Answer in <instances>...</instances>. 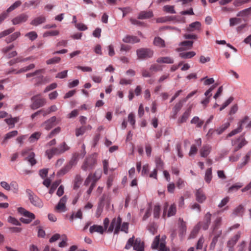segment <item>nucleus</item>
<instances>
[{"label":"nucleus","instance_id":"nucleus-28","mask_svg":"<svg viewBox=\"0 0 251 251\" xmlns=\"http://www.w3.org/2000/svg\"><path fill=\"white\" fill-rule=\"evenodd\" d=\"M196 55L195 52L193 51L184 52L180 53L179 56L184 59L191 58Z\"/></svg>","mask_w":251,"mask_h":251},{"label":"nucleus","instance_id":"nucleus-13","mask_svg":"<svg viewBox=\"0 0 251 251\" xmlns=\"http://www.w3.org/2000/svg\"><path fill=\"white\" fill-rule=\"evenodd\" d=\"M56 118L55 116L51 117L49 120L45 122L43 124L42 126L46 129L50 130L53 126L56 125Z\"/></svg>","mask_w":251,"mask_h":251},{"label":"nucleus","instance_id":"nucleus-21","mask_svg":"<svg viewBox=\"0 0 251 251\" xmlns=\"http://www.w3.org/2000/svg\"><path fill=\"white\" fill-rule=\"evenodd\" d=\"M153 15V13L151 11H144L139 13L138 18L141 20L147 19L152 17Z\"/></svg>","mask_w":251,"mask_h":251},{"label":"nucleus","instance_id":"nucleus-35","mask_svg":"<svg viewBox=\"0 0 251 251\" xmlns=\"http://www.w3.org/2000/svg\"><path fill=\"white\" fill-rule=\"evenodd\" d=\"M41 134L40 132H35L32 134L28 139L29 142L33 143L37 141L39 139Z\"/></svg>","mask_w":251,"mask_h":251},{"label":"nucleus","instance_id":"nucleus-40","mask_svg":"<svg viewBox=\"0 0 251 251\" xmlns=\"http://www.w3.org/2000/svg\"><path fill=\"white\" fill-rule=\"evenodd\" d=\"M179 222H180L179 226V230L180 231V234H183V233L185 232L186 230V224L181 218L179 219Z\"/></svg>","mask_w":251,"mask_h":251},{"label":"nucleus","instance_id":"nucleus-33","mask_svg":"<svg viewBox=\"0 0 251 251\" xmlns=\"http://www.w3.org/2000/svg\"><path fill=\"white\" fill-rule=\"evenodd\" d=\"M212 178V168H210L206 170L205 176L204 180L207 183H209Z\"/></svg>","mask_w":251,"mask_h":251},{"label":"nucleus","instance_id":"nucleus-38","mask_svg":"<svg viewBox=\"0 0 251 251\" xmlns=\"http://www.w3.org/2000/svg\"><path fill=\"white\" fill-rule=\"evenodd\" d=\"M22 2L20 0L16 1L13 4H12L7 10L6 12L8 14L10 12L13 11L16 8L18 7L21 5Z\"/></svg>","mask_w":251,"mask_h":251},{"label":"nucleus","instance_id":"nucleus-44","mask_svg":"<svg viewBox=\"0 0 251 251\" xmlns=\"http://www.w3.org/2000/svg\"><path fill=\"white\" fill-rule=\"evenodd\" d=\"M204 242V238L201 236L200 238L197 243L196 244V251H199V250H202L203 248V243Z\"/></svg>","mask_w":251,"mask_h":251},{"label":"nucleus","instance_id":"nucleus-26","mask_svg":"<svg viewBox=\"0 0 251 251\" xmlns=\"http://www.w3.org/2000/svg\"><path fill=\"white\" fill-rule=\"evenodd\" d=\"M20 35L21 33L20 32H15L10 36L7 37L5 39V42L7 43H10L17 39L19 37H20Z\"/></svg>","mask_w":251,"mask_h":251},{"label":"nucleus","instance_id":"nucleus-3","mask_svg":"<svg viewBox=\"0 0 251 251\" xmlns=\"http://www.w3.org/2000/svg\"><path fill=\"white\" fill-rule=\"evenodd\" d=\"M103 227L101 226L94 225L90 227L89 231L91 233L94 232H98L100 234H102L108 228L109 220L108 218H105L103 220Z\"/></svg>","mask_w":251,"mask_h":251},{"label":"nucleus","instance_id":"nucleus-29","mask_svg":"<svg viewBox=\"0 0 251 251\" xmlns=\"http://www.w3.org/2000/svg\"><path fill=\"white\" fill-rule=\"evenodd\" d=\"M102 171L100 169H97L95 173L92 175V182L96 184V182L100 178Z\"/></svg>","mask_w":251,"mask_h":251},{"label":"nucleus","instance_id":"nucleus-43","mask_svg":"<svg viewBox=\"0 0 251 251\" xmlns=\"http://www.w3.org/2000/svg\"><path fill=\"white\" fill-rule=\"evenodd\" d=\"M71 169L69 168V167L66 165L64 167H63L62 169H61L57 173V176H62L66 174L67 173H68Z\"/></svg>","mask_w":251,"mask_h":251},{"label":"nucleus","instance_id":"nucleus-45","mask_svg":"<svg viewBox=\"0 0 251 251\" xmlns=\"http://www.w3.org/2000/svg\"><path fill=\"white\" fill-rule=\"evenodd\" d=\"M156 167L158 170H162L163 169V162L159 157L155 158Z\"/></svg>","mask_w":251,"mask_h":251},{"label":"nucleus","instance_id":"nucleus-52","mask_svg":"<svg viewBox=\"0 0 251 251\" xmlns=\"http://www.w3.org/2000/svg\"><path fill=\"white\" fill-rule=\"evenodd\" d=\"M242 130V127H241V125H238V127L231 131L230 133H229L227 136V137H230L232 136L241 132Z\"/></svg>","mask_w":251,"mask_h":251},{"label":"nucleus","instance_id":"nucleus-36","mask_svg":"<svg viewBox=\"0 0 251 251\" xmlns=\"http://www.w3.org/2000/svg\"><path fill=\"white\" fill-rule=\"evenodd\" d=\"M222 218L221 217H218L216 219L214 222L213 226H212V233L213 234H215V231L216 229H217L222 222Z\"/></svg>","mask_w":251,"mask_h":251},{"label":"nucleus","instance_id":"nucleus-42","mask_svg":"<svg viewBox=\"0 0 251 251\" xmlns=\"http://www.w3.org/2000/svg\"><path fill=\"white\" fill-rule=\"evenodd\" d=\"M176 206L175 204H172L168 210L167 216L168 217L174 216L176 214Z\"/></svg>","mask_w":251,"mask_h":251},{"label":"nucleus","instance_id":"nucleus-34","mask_svg":"<svg viewBox=\"0 0 251 251\" xmlns=\"http://www.w3.org/2000/svg\"><path fill=\"white\" fill-rule=\"evenodd\" d=\"M35 67V65L34 64H30L27 66L24 67L22 68H21L16 72H15V74H19L22 73L27 72Z\"/></svg>","mask_w":251,"mask_h":251},{"label":"nucleus","instance_id":"nucleus-58","mask_svg":"<svg viewBox=\"0 0 251 251\" xmlns=\"http://www.w3.org/2000/svg\"><path fill=\"white\" fill-rule=\"evenodd\" d=\"M233 100V98L230 97L222 105V106L220 108V111H222L226 107H227Z\"/></svg>","mask_w":251,"mask_h":251},{"label":"nucleus","instance_id":"nucleus-12","mask_svg":"<svg viewBox=\"0 0 251 251\" xmlns=\"http://www.w3.org/2000/svg\"><path fill=\"white\" fill-rule=\"evenodd\" d=\"M211 214L209 212H208L204 216L203 221L201 222V226L203 230H205L208 228L209 225L211 223Z\"/></svg>","mask_w":251,"mask_h":251},{"label":"nucleus","instance_id":"nucleus-59","mask_svg":"<svg viewBox=\"0 0 251 251\" xmlns=\"http://www.w3.org/2000/svg\"><path fill=\"white\" fill-rule=\"evenodd\" d=\"M86 131V128L85 127L81 126L78 128L76 129L75 130V135L78 137L80 135H83L85 132Z\"/></svg>","mask_w":251,"mask_h":251},{"label":"nucleus","instance_id":"nucleus-10","mask_svg":"<svg viewBox=\"0 0 251 251\" xmlns=\"http://www.w3.org/2000/svg\"><path fill=\"white\" fill-rule=\"evenodd\" d=\"M28 15L25 13L21 14L12 20V23L13 25H17L25 23L28 19Z\"/></svg>","mask_w":251,"mask_h":251},{"label":"nucleus","instance_id":"nucleus-1","mask_svg":"<svg viewBox=\"0 0 251 251\" xmlns=\"http://www.w3.org/2000/svg\"><path fill=\"white\" fill-rule=\"evenodd\" d=\"M133 247V250L136 251H144V244L140 238L134 239L132 236L126 242L125 248L129 250Z\"/></svg>","mask_w":251,"mask_h":251},{"label":"nucleus","instance_id":"nucleus-55","mask_svg":"<svg viewBox=\"0 0 251 251\" xmlns=\"http://www.w3.org/2000/svg\"><path fill=\"white\" fill-rule=\"evenodd\" d=\"M128 121L130 124L134 127L135 124V115L133 113H130L128 116Z\"/></svg>","mask_w":251,"mask_h":251},{"label":"nucleus","instance_id":"nucleus-64","mask_svg":"<svg viewBox=\"0 0 251 251\" xmlns=\"http://www.w3.org/2000/svg\"><path fill=\"white\" fill-rule=\"evenodd\" d=\"M60 131V128L59 127H57V128H55L53 130H52L50 134L48 136V138H51L53 136H54L56 134H57L59 133Z\"/></svg>","mask_w":251,"mask_h":251},{"label":"nucleus","instance_id":"nucleus-6","mask_svg":"<svg viewBox=\"0 0 251 251\" xmlns=\"http://www.w3.org/2000/svg\"><path fill=\"white\" fill-rule=\"evenodd\" d=\"M96 162V159L94 155H91L85 160L81 166V169L84 171H91L95 167Z\"/></svg>","mask_w":251,"mask_h":251},{"label":"nucleus","instance_id":"nucleus-11","mask_svg":"<svg viewBox=\"0 0 251 251\" xmlns=\"http://www.w3.org/2000/svg\"><path fill=\"white\" fill-rule=\"evenodd\" d=\"M66 196H63L55 206V209L58 212H64L66 211V203L67 201Z\"/></svg>","mask_w":251,"mask_h":251},{"label":"nucleus","instance_id":"nucleus-27","mask_svg":"<svg viewBox=\"0 0 251 251\" xmlns=\"http://www.w3.org/2000/svg\"><path fill=\"white\" fill-rule=\"evenodd\" d=\"M244 213V208L242 205H239L233 210V214L235 216H242Z\"/></svg>","mask_w":251,"mask_h":251},{"label":"nucleus","instance_id":"nucleus-2","mask_svg":"<svg viewBox=\"0 0 251 251\" xmlns=\"http://www.w3.org/2000/svg\"><path fill=\"white\" fill-rule=\"evenodd\" d=\"M31 101L30 108L33 110L43 107L46 103V100L42 98L40 94L33 96L31 98Z\"/></svg>","mask_w":251,"mask_h":251},{"label":"nucleus","instance_id":"nucleus-37","mask_svg":"<svg viewBox=\"0 0 251 251\" xmlns=\"http://www.w3.org/2000/svg\"><path fill=\"white\" fill-rule=\"evenodd\" d=\"M10 190H11L14 193H18L19 191V185L17 182L15 181L11 182L10 183Z\"/></svg>","mask_w":251,"mask_h":251},{"label":"nucleus","instance_id":"nucleus-20","mask_svg":"<svg viewBox=\"0 0 251 251\" xmlns=\"http://www.w3.org/2000/svg\"><path fill=\"white\" fill-rule=\"evenodd\" d=\"M201 27V24L200 22H195L189 25V26L187 28V30L188 31L191 32L200 29Z\"/></svg>","mask_w":251,"mask_h":251},{"label":"nucleus","instance_id":"nucleus-54","mask_svg":"<svg viewBox=\"0 0 251 251\" xmlns=\"http://www.w3.org/2000/svg\"><path fill=\"white\" fill-rule=\"evenodd\" d=\"M25 36L28 37L30 40L34 41L37 38V34L35 31H30L27 33Z\"/></svg>","mask_w":251,"mask_h":251},{"label":"nucleus","instance_id":"nucleus-57","mask_svg":"<svg viewBox=\"0 0 251 251\" xmlns=\"http://www.w3.org/2000/svg\"><path fill=\"white\" fill-rule=\"evenodd\" d=\"M160 207L159 205H155L153 209V216L155 218H158L160 215Z\"/></svg>","mask_w":251,"mask_h":251},{"label":"nucleus","instance_id":"nucleus-17","mask_svg":"<svg viewBox=\"0 0 251 251\" xmlns=\"http://www.w3.org/2000/svg\"><path fill=\"white\" fill-rule=\"evenodd\" d=\"M123 41L126 43L134 44L140 42V39L136 36L126 35L123 39Z\"/></svg>","mask_w":251,"mask_h":251},{"label":"nucleus","instance_id":"nucleus-14","mask_svg":"<svg viewBox=\"0 0 251 251\" xmlns=\"http://www.w3.org/2000/svg\"><path fill=\"white\" fill-rule=\"evenodd\" d=\"M165 238H166L165 236L164 237H162L161 238V239L160 240V236L159 235L156 236L154 238V239L152 242V243L151 246V248L153 250H156L157 249H159V247H160V244L161 243V242L163 240L165 242V245H166Z\"/></svg>","mask_w":251,"mask_h":251},{"label":"nucleus","instance_id":"nucleus-41","mask_svg":"<svg viewBox=\"0 0 251 251\" xmlns=\"http://www.w3.org/2000/svg\"><path fill=\"white\" fill-rule=\"evenodd\" d=\"M59 32L58 30H51L45 32L43 35V37H47L49 36H54L59 35Z\"/></svg>","mask_w":251,"mask_h":251},{"label":"nucleus","instance_id":"nucleus-30","mask_svg":"<svg viewBox=\"0 0 251 251\" xmlns=\"http://www.w3.org/2000/svg\"><path fill=\"white\" fill-rule=\"evenodd\" d=\"M82 218V213L80 209H79L76 213L73 212L70 217V221L71 222H73L75 219Z\"/></svg>","mask_w":251,"mask_h":251},{"label":"nucleus","instance_id":"nucleus-51","mask_svg":"<svg viewBox=\"0 0 251 251\" xmlns=\"http://www.w3.org/2000/svg\"><path fill=\"white\" fill-rule=\"evenodd\" d=\"M183 106V102L181 101H179L176 103L173 108V112L175 113V115H176L177 113L180 110Z\"/></svg>","mask_w":251,"mask_h":251},{"label":"nucleus","instance_id":"nucleus-31","mask_svg":"<svg viewBox=\"0 0 251 251\" xmlns=\"http://www.w3.org/2000/svg\"><path fill=\"white\" fill-rule=\"evenodd\" d=\"M251 15V7L239 11L237 16L238 17H248Z\"/></svg>","mask_w":251,"mask_h":251},{"label":"nucleus","instance_id":"nucleus-46","mask_svg":"<svg viewBox=\"0 0 251 251\" xmlns=\"http://www.w3.org/2000/svg\"><path fill=\"white\" fill-rule=\"evenodd\" d=\"M163 10L165 12L172 14L176 13V11L174 9V6L173 5H166L163 7Z\"/></svg>","mask_w":251,"mask_h":251},{"label":"nucleus","instance_id":"nucleus-32","mask_svg":"<svg viewBox=\"0 0 251 251\" xmlns=\"http://www.w3.org/2000/svg\"><path fill=\"white\" fill-rule=\"evenodd\" d=\"M46 154L47 155L49 159H51L54 155H58L57 150L55 148H52L50 150H48L46 151Z\"/></svg>","mask_w":251,"mask_h":251},{"label":"nucleus","instance_id":"nucleus-22","mask_svg":"<svg viewBox=\"0 0 251 251\" xmlns=\"http://www.w3.org/2000/svg\"><path fill=\"white\" fill-rule=\"evenodd\" d=\"M211 147L209 145H204L200 150V154L201 157H205L210 153Z\"/></svg>","mask_w":251,"mask_h":251},{"label":"nucleus","instance_id":"nucleus-4","mask_svg":"<svg viewBox=\"0 0 251 251\" xmlns=\"http://www.w3.org/2000/svg\"><path fill=\"white\" fill-rule=\"evenodd\" d=\"M122 223V219L120 217L114 218L112 219L110 226L107 228V232L111 233L114 232L115 234H118L120 231V226Z\"/></svg>","mask_w":251,"mask_h":251},{"label":"nucleus","instance_id":"nucleus-49","mask_svg":"<svg viewBox=\"0 0 251 251\" xmlns=\"http://www.w3.org/2000/svg\"><path fill=\"white\" fill-rule=\"evenodd\" d=\"M18 134V131L17 130H13L11 132L7 133L4 137L3 142L6 140L9 139L13 137L16 136Z\"/></svg>","mask_w":251,"mask_h":251},{"label":"nucleus","instance_id":"nucleus-23","mask_svg":"<svg viewBox=\"0 0 251 251\" xmlns=\"http://www.w3.org/2000/svg\"><path fill=\"white\" fill-rule=\"evenodd\" d=\"M230 126L229 122H226L222 125L220 126L218 128L215 129V131L218 135L222 134L227 128Z\"/></svg>","mask_w":251,"mask_h":251},{"label":"nucleus","instance_id":"nucleus-50","mask_svg":"<svg viewBox=\"0 0 251 251\" xmlns=\"http://www.w3.org/2000/svg\"><path fill=\"white\" fill-rule=\"evenodd\" d=\"M15 30L14 27H11L0 32V39L12 33Z\"/></svg>","mask_w":251,"mask_h":251},{"label":"nucleus","instance_id":"nucleus-61","mask_svg":"<svg viewBox=\"0 0 251 251\" xmlns=\"http://www.w3.org/2000/svg\"><path fill=\"white\" fill-rule=\"evenodd\" d=\"M8 222L14 225L21 226V225L20 222L19 221H18L16 218H15L13 217H11V216H9L8 217Z\"/></svg>","mask_w":251,"mask_h":251},{"label":"nucleus","instance_id":"nucleus-5","mask_svg":"<svg viewBox=\"0 0 251 251\" xmlns=\"http://www.w3.org/2000/svg\"><path fill=\"white\" fill-rule=\"evenodd\" d=\"M26 193L28 196L29 200L33 205L39 208L43 206V201L31 190L27 189Z\"/></svg>","mask_w":251,"mask_h":251},{"label":"nucleus","instance_id":"nucleus-19","mask_svg":"<svg viewBox=\"0 0 251 251\" xmlns=\"http://www.w3.org/2000/svg\"><path fill=\"white\" fill-rule=\"evenodd\" d=\"M156 62L158 63L173 64L174 62V60L171 57L165 56L158 58Z\"/></svg>","mask_w":251,"mask_h":251},{"label":"nucleus","instance_id":"nucleus-60","mask_svg":"<svg viewBox=\"0 0 251 251\" xmlns=\"http://www.w3.org/2000/svg\"><path fill=\"white\" fill-rule=\"evenodd\" d=\"M229 201V198L226 197L222 200L221 202L218 204V206L219 208H221L225 206Z\"/></svg>","mask_w":251,"mask_h":251},{"label":"nucleus","instance_id":"nucleus-18","mask_svg":"<svg viewBox=\"0 0 251 251\" xmlns=\"http://www.w3.org/2000/svg\"><path fill=\"white\" fill-rule=\"evenodd\" d=\"M46 20V17L42 15L32 20L30 22V25L34 26H37L41 24L45 23Z\"/></svg>","mask_w":251,"mask_h":251},{"label":"nucleus","instance_id":"nucleus-9","mask_svg":"<svg viewBox=\"0 0 251 251\" xmlns=\"http://www.w3.org/2000/svg\"><path fill=\"white\" fill-rule=\"evenodd\" d=\"M247 144L245 138L241 136L232 141V145L234 146V152H236Z\"/></svg>","mask_w":251,"mask_h":251},{"label":"nucleus","instance_id":"nucleus-56","mask_svg":"<svg viewBox=\"0 0 251 251\" xmlns=\"http://www.w3.org/2000/svg\"><path fill=\"white\" fill-rule=\"evenodd\" d=\"M241 22V19L237 18H232L229 19V25L234 26Z\"/></svg>","mask_w":251,"mask_h":251},{"label":"nucleus","instance_id":"nucleus-47","mask_svg":"<svg viewBox=\"0 0 251 251\" xmlns=\"http://www.w3.org/2000/svg\"><path fill=\"white\" fill-rule=\"evenodd\" d=\"M193 42L192 41H185L181 42L179 44V46L184 47L186 49H190L193 46Z\"/></svg>","mask_w":251,"mask_h":251},{"label":"nucleus","instance_id":"nucleus-39","mask_svg":"<svg viewBox=\"0 0 251 251\" xmlns=\"http://www.w3.org/2000/svg\"><path fill=\"white\" fill-rule=\"evenodd\" d=\"M201 223H199L193 228V230L192 231L191 234H190V237L191 238H194L195 236L197 234V233L199 232V231L201 227Z\"/></svg>","mask_w":251,"mask_h":251},{"label":"nucleus","instance_id":"nucleus-7","mask_svg":"<svg viewBox=\"0 0 251 251\" xmlns=\"http://www.w3.org/2000/svg\"><path fill=\"white\" fill-rule=\"evenodd\" d=\"M138 58L139 59H145L151 58L153 56V51L150 49L141 48L136 50Z\"/></svg>","mask_w":251,"mask_h":251},{"label":"nucleus","instance_id":"nucleus-53","mask_svg":"<svg viewBox=\"0 0 251 251\" xmlns=\"http://www.w3.org/2000/svg\"><path fill=\"white\" fill-rule=\"evenodd\" d=\"M242 130V127H241V125H238V127L231 131L230 133H229L227 136V137H230L232 136L241 132Z\"/></svg>","mask_w":251,"mask_h":251},{"label":"nucleus","instance_id":"nucleus-25","mask_svg":"<svg viewBox=\"0 0 251 251\" xmlns=\"http://www.w3.org/2000/svg\"><path fill=\"white\" fill-rule=\"evenodd\" d=\"M153 44L159 48H164L165 47V41L159 37L154 38Z\"/></svg>","mask_w":251,"mask_h":251},{"label":"nucleus","instance_id":"nucleus-48","mask_svg":"<svg viewBox=\"0 0 251 251\" xmlns=\"http://www.w3.org/2000/svg\"><path fill=\"white\" fill-rule=\"evenodd\" d=\"M77 162V157L75 156H73L71 159L70 160L69 163L66 165L70 168V169H72V168L75 166Z\"/></svg>","mask_w":251,"mask_h":251},{"label":"nucleus","instance_id":"nucleus-24","mask_svg":"<svg viewBox=\"0 0 251 251\" xmlns=\"http://www.w3.org/2000/svg\"><path fill=\"white\" fill-rule=\"evenodd\" d=\"M55 148L57 150L59 154L63 153L70 149V147L67 145L65 142H63L57 148Z\"/></svg>","mask_w":251,"mask_h":251},{"label":"nucleus","instance_id":"nucleus-63","mask_svg":"<svg viewBox=\"0 0 251 251\" xmlns=\"http://www.w3.org/2000/svg\"><path fill=\"white\" fill-rule=\"evenodd\" d=\"M60 60V58L59 57H54L51 59H50L47 61V64H52L58 63Z\"/></svg>","mask_w":251,"mask_h":251},{"label":"nucleus","instance_id":"nucleus-8","mask_svg":"<svg viewBox=\"0 0 251 251\" xmlns=\"http://www.w3.org/2000/svg\"><path fill=\"white\" fill-rule=\"evenodd\" d=\"M175 21L177 23H184V18L176 16H167L163 17L158 18L156 19V22L158 23H163L169 21Z\"/></svg>","mask_w":251,"mask_h":251},{"label":"nucleus","instance_id":"nucleus-16","mask_svg":"<svg viewBox=\"0 0 251 251\" xmlns=\"http://www.w3.org/2000/svg\"><path fill=\"white\" fill-rule=\"evenodd\" d=\"M196 200L200 203H202L206 200V196L201 189H199L196 192Z\"/></svg>","mask_w":251,"mask_h":251},{"label":"nucleus","instance_id":"nucleus-62","mask_svg":"<svg viewBox=\"0 0 251 251\" xmlns=\"http://www.w3.org/2000/svg\"><path fill=\"white\" fill-rule=\"evenodd\" d=\"M190 207L192 210H196L198 212H200L201 211V206L197 203L194 202L191 203Z\"/></svg>","mask_w":251,"mask_h":251},{"label":"nucleus","instance_id":"nucleus-15","mask_svg":"<svg viewBox=\"0 0 251 251\" xmlns=\"http://www.w3.org/2000/svg\"><path fill=\"white\" fill-rule=\"evenodd\" d=\"M191 113V108L190 107L186 110L182 115L177 120L178 124H182L187 121Z\"/></svg>","mask_w":251,"mask_h":251}]
</instances>
